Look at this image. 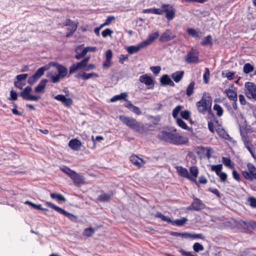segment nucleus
<instances>
[{
    "mask_svg": "<svg viewBox=\"0 0 256 256\" xmlns=\"http://www.w3.org/2000/svg\"><path fill=\"white\" fill-rule=\"evenodd\" d=\"M176 172L180 176L188 179L190 178L189 172L186 168H183L181 166H178L176 168Z\"/></svg>",
    "mask_w": 256,
    "mask_h": 256,
    "instance_id": "c756f323",
    "label": "nucleus"
},
{
    "mask_svg": "<svg viewBox=\"0 0 256 256\" xmlns=\"http://www.w3.org/2000/svg\"><path fill=\"white\" fill-rule=\"evenodd\" d=\"M213 109L216 112V115L218 116H221L223 114L224 110L218 104H214V106Z\"/></svg>",
    "mask_w": 256,
    "mask_h": 256,
    "instance_id": "37998d69",
    "label": "nucleus"
},
{
    "mask_svg": "<svg viewBox=\"0 0 256 256\" xmlns=\"http://www.w3.org/2000/svg\"><path fill=\"white\" fill-rule=\"evenodd\" d=\"M50 196L52 199H56L62 202L66 201V198L60 194L51 193Z\"/></svg>",
    "mask_w": 256,
    "mask_h": 256,
    "instance_id": "58836bf2",
    "label": "nucleus"
},
{
    "mask_svg": "<svg viewBox=\"0 0 256 256\" xmlns=\"http://www.w3.org/2000/svg\"><path fill=\"white\" fill-rule=\"evenodd\" d=\"M154 216L156 218H159L163 221L166 222L168 223L170 218L165 216L160 212H158L154 214Z\"/></svg>",
    "mask_w": 256,
    "mask_h": 256,
    "instance_id": "6e6d98bb",
    "label": "nucleus"
},
{
    "mask_svg": "<svg viewBox=\"0 0 256 256\" xmlns=\"http://www.w3.org/2000/svg\"><path fill=\"white\" fill-rule=\"evenodd\" d=\"M247 168L248 170V172L251 174V176H252L255 180H256V168L254 165V164L252 163H248L247 164Z\"/></svg>",
    "mask_w": 256,
    "mask_h": 256,
    "instance_id": "4c0bfd02",
    "label": "nucleus"
},
{
    "mask_svg": "<svg viewBox=\"0 0 256 256\" xmlns=\"http://www.w3.org/2000/svg\"><path fill=\"white\" fill-rule=\"evenodd\" d=\"M32 88L30 86H27L24 88L22 92H20V96L24 100H26L38 101L40 96H32L30 94Z\"/></svg>",
    "mask_w": 256,
    "mask_h": 256,
    "instance_id": "1a4fd4ad",
    "label": "nucleus"
},
{
    "mask_svg": "<svg viewBox=\"0 0 256 256\" xmlns=\"http://www.w3.org/2000/svg\"><path fill=\"white\" fill-rule=\"evenodd\" d=\"M61 170L66 174L70 178L72 176L74 171L70 170L68 167L64 166L62 168H61Z\"/></svg>",
    "mask_w": 256,
    "mask_h": 256,
    "instance_id": "bf43d9fd",
    "label": "nucleus"
},
{
    "mask_svg": "<svg viewBox=\"0 0 256 256\" xmlns=\"http://www.w3.org/2000/svg\"><path fill=\"white\" fill-rule=\"evenodd\" d=\"M208 182V180L204 176H200L199 177L198 180H196V182H194L198 186H200V184H205Z\"/></svg>",
    "mask_w": 256,
    "mask_h": 256,
    "instance_id": "864d4df0",
    "label": "nucleus"
},
{
    "mask_svg": "<svg viewBox=\"0 0 256 256\" xmlns=\"http://www.w3.org/2000/svg\"><path fill=\"white\" fill-rule=\"evenodd\" d=\"M131 162L138 168H140L145 164V161L136 154L132 155L130 158Z\"/></svg>",
    "mask_w": 256,
    "mask_h": 256,
    "instance_id": "a211bd4d",
    "label": "nucleus"
},
{
    "mask_svg": "<svg viewBox=\"0 0 256 256\" xmlns=\"http://www.w3.org/2000/svg\"><path fill=\"white\" fill-rule=\"evenodd\" d=\"M70 178L76 184H84V176H82L78 174L75 172Z\"/></svg>",
    "mask_w": 256,
    "mask_h": 256,
    "instance_id": "bb28decb",
    "label": "nucleus"
},
{
    "mask_svg": "<svg viewBox=\"0 0 256 256\" xmlns=\"http://www.w3.org/2000/svg\"><path fill=\"white\" fill-rule=\"evenodd\" d=\"M210 76V72L208 68H205L204 73L203 76L204 82L206 84H208L209 82Z\"/></svg>",
    "mask_w": 256,
    "mask_h": 256,
    "instance_id": "5fc2aeb1",
    "label": "nucleus"
},
{
    "mask_svg": "<svg viewBox=\"0 0 256 256\" xmlns=\"http://www.w3.org/2000/svg\"><path fill=\"white\" fill-rule=\"evenodd\" d=\"M94 233V230L91 227L88 228L84 229L83 232V235L87 237L92 236Z\"/></svg>",
    "mask_w": 256,
    "mask_h": 256,
    "instance_id": "3c124183",
    "label": "nucleus"
},
{
    "mask_svg": "<svg viewBox=\"0 0 256 256\" xmlns=\"http://www.w3.org/2000/svg\"><path fill=\"white\" fill-rule=\"evenodd\" d=\"M254 69V66L249 63L246 64L244 66V72L246 74L252 72Z\"/></svg>",
    "mask_w": 256,
    "mask_h": 256,
    "instance_id": "09e8293b",
    "label": "nucleus"
},
{
    "mask_svg": "<svg viewBox=\"0 0 256 256\" xmlns=\"http://www.w3.org/2000/svg\"><path fill=\"white\" fill-rule=\"evenodd\" d=\"M113 32V30L110 29L106 28L102 32V37L106 38L108 36H110Z\"/></svg>",
    "mask_w": 256,
    "mask_h": 256,
    "instance_id": "0e129e2a",
    "label": "nucleus"
},
{
    "mask_svg": "<svg viewBox=\"0 0 256 256\" xmlns=\"http://www.w3.org/2000/svg\"><path fill=\"white\" fill-rule=\"evenodd\" d=\"M176 37V36L172 34L171 30L168 29L161 34L159 40L162 42H166L174 39Z\"/></svg>",
    "mask_w": 256,
    "mask_h": 256,
    "instance_id": "f3484780",
    "label": "nucleus"
},
{
    "mask_svg": "<svg viewBox=\"0 0 256 256\" xmlns=\"http://www.w3.org/2000/svg\"><path fill=\"white\" fill-rule=\"evenodd\" d=\"M186 238H190L192 239L200 238L202 240H204L205 238L204 236L202 234H191L188 232H186Z\"/></svg>",
    "mask_w": 256,
    "mask_h": 256,
    "instance_id": "a19ab883",
    "label": "nucleus"
},
{
    "mask_svg": "<svg viewBox=\"0 0 256 256\" xmlns=\"http://www.w3.org/2000/svg\"><path fill=\"white\" fill-rule=\"evenodd\" d=\"M77 26H70V28H67V32L66 33V37L69 38L75 32L76 30L77 29Z\"/></svg>",
    "mask_w": 256,
    "mask_h": 256,
    "instance_id": "8fccbe9b",
    "label": "nucleus"
},
{
    "mask_svg": "<svg viewBox=\"0 0 256 256\" xmlns=\"http://www.w3.org/2000/svg\"><path fill=\"white\" fill-rule=\"evenodd\" d=\"M248 202L250 206L252 208H256V198L254 197H249L248 198Z\"/></svg>",
    "mask_w": 256,
    "mask_h": 256,
    "instance_id": "e2e57ef3",
    "label": "nucleus"
},
{
    "mask_svg": "<svg viewBox=\"0 0 256 256\" xmlns=\"http://www.w3.org/2000/svg\"><path fill=\"white\" fill-rule=\"evenodd\" d=\"M53 66L56 68L58 72V74L61 78H63L65 77L68 74V69L66 66L58 62L54 63Z\"/></svg>",
    "mask_w": 256,
    "mask_h": 256,
    "instance_id": "412c9836",
    "label": "nucleus"
},
{
    "mask_svg": "<svg viewBox=\"0 0 256 256\" xmlns=\"http://www.w3.org/2000/svg\"><path fill=\"white\" fill-rule=\"evenodd\" d=\"M160 11V13L158 15H162L165 13V17L168 21L172 20L175 17L176 10L172 5L163 4L161 6Z\"/></svg>",
    "mask_w": 256,
    "mask_h": 256,
    "instance_id": "20e7f679",
    "label": "nucleus"
},
{
    "mask_svg": "<svg viewBox=\"0 0 256 256\" xmlns=\"http://www.w3.org/2000/svg\"><path fill=\"white\" fill-rule=\"evenodd\" d=\"M176 122L178 126L182 129L188 130V126L180 118H176Z\"/></svg>",
    "mask_w": 256,
    "mask_h": 256,
    "instance_id": "603ef678",
    "label": "nucleus"
},
{
    "mask_svg": "<svg viewBox=\"0 0 256 256\" xmlns=\"http://www.w3.org/2000/svg\"><path fill=\"white\" fill-rule=\"evenodd\" d=\"M184 74V71H177L172 74V78L176 82H178L182 80Z\"/></svg>",
    "mask_w": 256,
    "mask_h": 256,
    "instance_id": "72a5a7b5",
    "label": "nucleus"
},
{
    "mask_svg": "<svg viewBox=\"0 0 256 256\" xmlns=\"http://www.w3.org/2000/svg\"><path fill=\"white\" fill-rule=\"evenodd\" d=\"M242 174L243 177L246 180L252 182L255 178L251 176V174L246 170H243L242 172Z\"/></svg>",
    "mask_w": 256,
    "mask_h": 256,
    "instance_id": "de8ad7c7",
    "label": "nucleus"
},
{
    "mask_svg": "<svg viewBox=\"0 0 256 256\" xmlns=\"http://www.w3.org/2000/svg\"><path fill=\"white\" fill-rule=\"evenodd\" d=\"M26 204H28L30 206H32L33 208H37L38 210H40L42 211L47 210L46 208H43L40 204H36L30 201H26Z\"/></svg>",
    "mask_w": 256,
    "mask_h": 256,
    "instance_id": "680f3d73",
    "label": "nucleus"
},
{
    "mask_svg": "<svg viewBox=\"0 0 256 256\" xmlns=\"http://www.w3.org/2000/svg\"><path fill=\"white\" fill-rule=\"evenodd\" d=\"M216 131L221 138L224 139L230 142L232 140V138L224 128H218L216 130Z\"/></svg>",
    "mask_w": 256,
    "mask_h": 256,
    "instance_id": "aec40b11",
    "label": "nucleus"
},
{
    "mask_svg": "<svg viewBox=\"0 0 256 256\" xmlns=\"http://www.w3.org/2000/svg\"><path fill=\"white\" fill-rule=\"evenodd\" d=\"M140 50V47L137 46H130L127 48V51L130 54H133L137 52Z\"/></svg>",
    "mask_w": 256,
    "mask_h": 256,
    "instance_id": "13d9d810",
    "label": "nucleus"
},
{
    "mask_svg": "<svg viewBox=\"0 0 256 256\" xmlns=\"http://www.w3.org/2000/svg\"><path fill=\"white\" fill-rule=\"evenodd\" d=\"M188 34L194 38H198L199 36L198 32L194 28H190L187 30Z\"/></svg>",
    "mask_w": 256,
    "mask_h": 256,
    "instance_id": "052dcab7",
    "label": "nucleus"
},
{
    "mask_svg": "<svg viewBox=\"0 0 256 256\" xmlns=\"http://www.w3.org/2000/svg\"><path fill=\"white\" fill-rule=\"evenodd\" d=\"M128 97V94L126 92H122L120 94L112 96L110 100V102H115L118 100H125Z\"/></svg>",
    "mask_w": 256,
    "mask_h": 256,
    "instance_id": "f704fd0d",
    "label": "nucleus"
},
{
    "mask_svg": "<svg viewBox=\"0 0 256 256\" xmlns=\"http://www.w3.org/2000/svg\"><path fill=\"white\" fill-rule=\"evenodd\" d=\"M246 88V95L248 98L256 100V86L252 82H247L245 84Z\"/></svg>",
    "mask_w": 256,
    "mask_h": 256,
    "instance_id": "9d476101",
    "label": "nucleus"
},
{
    "mask_svg": "<svg viewBox=\"0 0 256 256\" xmlns=\"http://www.w3.org/2000/svg\"><path fill=\"white\" fill-rule=\"evenodd\" d=\"M225 92L227 96L230 100H238L237 92L235 90L227 88L226 89Z\"/></svg>",
    "mask_w": 256,
    "mask_h": 256,
    "instance_id": "473e14b6",
    "label": "nucleus"
},
{
    "mask_svg": "<svg viewBox=\"0 0 256 256\" xmlns=\"http://www.w3.org/2000/svg\"><path fill=\"white\" fill-rule=\"evenodd\" d=\"M222 162L224 165L230 168H234V164H232V162L230 158L227 157L222 158Z\"/></svg>",
    "mask_w": 256,
    "mask_h": 256,
    "instance_id": "ea45409f",
    "label": "nucleus"
},
{
    "mask_svg": "<svg viewBox=\"0 0 256 256\" xmlns=\"http://www.w3.org/2000/svg\"><path fill=\"white\" fill-rule=\"evenodd\" d=\"M54 98L62 102L67 108H70L73 104V101L71 98H66L62 94H58L54 97Z\"/></svg>",
    "mask_w": 256,
    "mask_h": 256,
    "instance_id": "dca6fc26",
    "label": "nucleus"
},
{
    "mask_svg": "<svg viewBox=\"0 0 256 256\" xmlns=\"http://www.w3.org/2000/svg\"><path fill=\"white\" fill-rule=\"evenodd\" d=\"M185 61L188 64H198L199 62V52L192 48L185 57Z\"/></svg>",
    "mask_w": 256,
    "mask_h": 256,
    "instance_id": "0eeeda50",
    "label": "nucleus"
},
{
    "mask_svg": "<svg viewBox=\"0 0 256 256\" xmlns=\"http://www.w3.org/2000/svg\"><path fill=\"white\" fill-rule=\"evenodd\" d=\"M46 70L45 66H42L39 68L35 73L30 76L28 80V82L32 85L34 84L42 76L44 75V71Z\"/></svg>",
    "mask_w": 256,
    "mask_h": 256,
    "instance_id": "4468645a",
    "label": "nucleus"
},
{
    "mask_svg": "<svg viewBox=\"0 0 256 256\" xmlns=\"http://www.w3.org/2000/svg\"><path fill=\"white\" fill-rule=\"evenodd\" d=\"M202 46L210 45L212 46L213 44L212 37L210 35H208L204 38L203 40L200 42Z\"/></svg>",
    "mask_w": 256,
    "mask_h": 256,
    "instance_id": "e433bc0d",
    "label": "nucleus"
},
{
    "mask_svg": "<svg viewBox=\"0 0 256 256\" xmlns=\"http://www.w3.org/2000/svg\"><path fill=\"white\" fill-rule=\"evenodd\" d=\"M46 70L45 66H42L39 68L35 73L30 76L28 80V82L32 85L34 84L42 76L44 75V71Z\"/></svg>",
    "mask_w": 256,
    "mask_h": 256,
    "instance_id": "ddd939ff",
    "label": "nucleus"
},
{
    "mask_svg": "<svg viewBox=\"0 0 256 256\" xmlns=\"http://www.w3.org/2000/svg\"><path fill=\"white\" fill-rule=\"evenodd\" d=\"M222 164H218L217 165H212L211 166V170L215 172L216 175L222 172Z\"/></svg>",
    "mask_w": 256,
    "mask_h": 256,
    "instance_id": "49530a36",
    "label": "nucleus"
},
{
    "mask_svg": "<svg viewBox=\"0 0 256 256\" xmlns=\"http://www.w3.org/2000/svg\"><path fill=\"white\" fill-rule=\"evenodd\" d=\"M188 221V219L186 217H182L181 218L176 219V220H172L170 218L168 223L171 224L172 226H182L186 224Z\"/></svg>",
    "mask_w": 256,
    "mask_h": 256,
    "instance_id": "4be33fe9",
    "label": "nucleus"
},
{
    "mask_svg": "<svg viewBox=\"0 0 256 256\" xmlns=\"http://www.w3.org/2000/svg\"><path fill=\"white\" fill-rule=\"evenodd\" d=\"M46 70L45 66H42L39 68L35 73L30 76L28 80V82L32 85L34 84L42 76L44 75V71Z\"/></svg>",
    "mask_w": 256,
    "mask_h": 256,
    "instance_id": "9b49d317",
    "label": "nucleus"
},
{
    "mask_svg": "<svg viewBox=\"0 0 256 256\" xmlns=\"http://www.w3.org/2000/svg\"><path fill=\"white\" fill-rule=\"evenodd\" d=\"M160 82L162 86L168 85L171 86H175L173 81L170 79V76L166 74L162 76L160 78Z\"/></svg>",
    "mask_w": 256,
    "mask_h": 256,
    "instance_id": "b1692460",
    "label": "nucleus"
},
{
    "mask_svg": "<svg viewBox=\"0 0 256 256\" xmlns=\"http://www.w3.org/2000/svg\"><path fill=\"white\" fill-rule=\"evenodd\" d=\"M190 113L188 110H185L181 112L180 116L184 119L188 120L190 118Z\"/></svg>",
    "mask_w": 256,
    "mask_h": 256,
    "instance_id": "774afa93",
    "label": "nucleus"
},
{
    "mask_svg": "<svg viewBox=\"0 0 256 256\" xmlns=\"http://www.w3.org/2000/svg\"><path fill=\"white\" fill-rule=\"evenodd\" d=\"M83 45H80V46L77 47L76 48V54L75 55V58L78 60H79L81 59L82 58L84 57L88 53V50H87V49H86V48H84L81 52H80V50L81 48V47Z\"/></svg>",
    "mask_w": 256,
    "mask_h": 256,
    "instance_id": "7c9ffc66",
    "label": "nucleus"
},
{
    "mask_svg": "<svg viewBox=\"0 0 256 256\" xmlns=\"http://www.w3.org/2000/svg\"><path fill=\"white\" fill-rule=\"evenodd\" d=\"M157 137L162 142L176 146L186 144L189 142V138L186 136L180 135L176 128H166L160 130L158 133Z\"/></svg>",
    "mask_w": 256,
    "mask_h": 256,
    "instance_id": "f257e3e1",
    "label": "nucleus"
},
{
    "mask_svg": "<svg viewBox=\"0 0 256 256\" xmlns=\"http://www.w3.org/2000/svg\"><path fill=\"white\" fill-rule=\"evenodd\" d=\"M150 70L154 74L157 75L160 73L161 70V68L160 66H153L150 68Z\"/></svg>",
    "mask_w": 256,
    "mask_h": 256,
    "instance_id": "338daca9",
    "label": "nucleus"
},
{
    "mask_svg": "<svg viewBox=\"0 0 256 256\" xmlns=\"http://www.w3.org/2000/svg\"><path fill=\"white\" fill-rule=\"evenodd\" d=\"M212 102V99L210 94L204 92L200 100L196 103L198 112L203 114H206L208 111L211 110Z\"/></svg>",
    "mask_w": 256,
    "mask_h": 256,
    "instance_id": "7ed1b4c3",
    "label": "nucleus"
},
{
    "mask_svg": "<svg viewBox=\"0 0 256 256\" xmlns=\"http://www.w3.org/2000/svg\"><path fill=\"white\" fill-rule=\"evenodd\" d=\"M183 108V106L181 105L177 106L172 110V115L174 118H177L178 114L182 109Z\"/></svg>",
    "mask_w": 256,
    "mask_h": 256,
    "instance_id": "a18cd8bd",
    "label": "nucleus"
},
{
    "mask_svg": "<svg viewBox=\"0 0 256 256\" xmlns=\"http://www.w3.org/2000/svg\"><path fill=\"white\" fill-rule=\"evenodd\" d=\"M244 146L250 153L254 159H256V155L252 148V144L250 143L248 138H245L243 140Z\"/></svg>",
    "mask_w": 256,
    "mask_h": 256,
    "instance_id": "c85d7f7f",
    "label": "nucleus"
},
{
    "mask_svg": "<svg viewBox=\"0 0 256 256\" xmlns=\"http://www.w3.org/2000/svg\"><path fill=\"white\" fill-rule=\"evenodd\" d=\"M98 76H99L97 73L93 72L88 74L83 72L82 73H78L76 76V78H80L84 80H86L92 77L98 78Z\"/></svg>",
    "mask_w": 256,
    "mask_h": 256,
    "instance_id": "393cba45",
    "label": "nucleus"
},
{
    "mask_svg": "<svg viewBox=\"0 0 256 256\" xmlns=\"http://www.w3.org/2000/svg\"><path fill=\"white\" fill-rule=\"evenodd\" d=\"M46 70L45 66H42L39 68L35 73L30 76L28 80V82L32 85L34 84L42 76L44 75V71Z\"/></svg>",
    "mask_w": 256,
    "mask_h": 256,
    "instance_id": "f8f14e48",
    "label": "nucleus"
},
{
    "mask_svg": "<svg viewBox=\"0 0 256 256\" xmlns=\"http://www.w3.org/2000/svg\"><path fill=\"white\" fill-rule=\"evenodd\" d=\"M190 174L188 180L196 182V178H197L198 174V170L196 166H192L190 168Z\"/></svg>",
    "mask_w": 256,
    "mask_h": 256,
    "instance_id": "a878e982",
    "label": "nucleus"
},
{
    "mask_svg": "<svg viewBox=\"0 0 256 256\" xmlns=\"http://www.w3.org/2000/svg\"><path fill=\"white\" fill-rule=\"evenodd\" d=\"M48 82V80L46 79L42 80L39 84L35 88L34 90L36 92H43L46 86V84Z\"/></svg>",
    "mask_w": 256,
    "mask_h": 256,
    "instance_id": "2f4dec72",
    "label": "nucleus"
},
{
    "mask_svg": "<svg viewBox=\"0 0 256 256\" xmlns=\"http://www.w3.org/2000/svg\"><path fill=\"white\" fill-rule=\"evenodd\" d=\"M193 249L196 252L202 251L204 250L203 246L199 242H196L193 245Z\"/></svg>",
    "mask_w": 256,
    "mask_h": 256,
    "instance_id": "4d7b16f0",
    "label": "nucleus"
},
{
    "mask_svg": "<svg viewBox=\"0 0 256 256\" xmlns=\"http://www.w3.org/2000/svg\"><path fill=\"white\" fill-rule=\"evenodd\" d=\"M236 224L238 228L245 232H247L250 228L253 230L256 229V222L253 220L248 222L240 220L237 222Z\"/></svg>",
    "mask_w": 256,
    "mask_h": 256,
    "instance_id": "423d86ee",
    "label": "nucleus"
},
{
    "mask_svg": "<svg viewBox=\"0 0 256 256\" xmlns=\"http://www.w3.org/2000/svg\"><path fill=\"white\" fill-rule=\"evenodd\" d=\"M142 12L144 14H153L158 15V14L160 13V8H150L144 10Z\"/></svg>",
    "mask_w": 256,
    "mask_h": 256,
    "instance_id": "79ce46f5",
    "label": "nucleus"
},
{
    "mask_svg": "<svg viewBox=\"0 0 256 256\" xmlns=\"http://www.w3.org/2000/svg\"><path fill=\"white\" fill-rule=\"evenodd\" d=\"M159 36V34L158 32H154L153 33L150 34L146 40L149 42V43L150 44L152 43L156 39L158 38Z\"/></svg>",
    "mask_w": 256,
    "mask_h": 256,
    "instance_id": "c03bdc74",
    "label": "nucleus"
},
{
    "mask_svg": "<svg viewBox=\"0 0 256 256\" xmlns=\"http://www.w3.org/2000/svg\"><path fill=\"white\" fill-rule=\"evenodd\" d=\"M119 118L124 124L140 134L146 132L148 130L146 129L143 124L132 118H130L124 115H120L119 116Z\"/></svg>",
    "mask_w": 256,
    "mask_h": 256,
    "instance_id": "f03ea898",
    "label": "nucleus"
},
{
    "mask_svg": "<svg viewBox=\"0 0 256 256\" xmlns=\"http://www.w3.org/2000/svg\"><path fill=\"white\" fill-rule=\"evenodd\" d=\"M139 80L146 86H150L154 84L153 79L147 74H143L140 76Z\"/></svg>",
    "mask_w": 256,
    "mask_h": 256,
    "instance_id": "cd10ccee",
    "label": "nucleus"
},
{
    "mask_svg": "<svg viewBox=\"0 0 256 256\" xmlns=\"http://www.w3.org/2000/svg\"><path fill=\"white\" fill-rule=\"evenodd\" d=\"M45 204L48 207H50L54 210L58 212L64 216H65L67 217L72 221H75L77 219L76 216H74V214L71 213H69L68 212L58 207V206L55 205L54 204L52 203L51 202H46Z\"/></svg>",
    "mask_w": 256,
    "mask_h": 256,
    "instance_id": "39448f33",
    "label": "nucleus"
},
{
    "mask_svg": "<svg viewBox=\"0 0 256 256\" xmlns=\"http://www.w3.org/2000/svg\"><path fill=\"white\" fill-rule=\"evenodd\" d=\"M195 84L194 81H192L188 84L186 90V94L188 96H190L194 93Z\"/></svg>",
    "mask_w": 256,
    "mask_h": 256,
    "instance_id": "c9c22d12",
    "label": "nucleus"
},
{
    "mask_svg": "<svg viewBox=\"0 0 256 256\" xmlns=\"http://www.w3.org/2000/svg\"><path fill=\"white\" fill-rule=\"evenodd\" d=\"M68 145L72 150H78L82 146V142L77 138H74L69 141Z\"/></svg>",
    "mask_w": 256,
    "mask_h": 256,
    "instance_id": "5701e85b",
    "label": "nucleus"
},
{
    "mask_svg": "<svg viewBox=\"0 0 256 256\" xmlns=\"http://www.w3.org/2000/svg\"><path fill=\"white\" fill-rule=\"evenodd\" d=\"M170 234L174 236H182L184 238H186V232H171Z\"/></svg>",
    "mask_w": 256,
    "mask_h": 256,
    "instance_id": "69168bd1",
    "label": "nucleus"
},
{
    "mask_svg": "<svg viewBox=\"0 0 256 256\" xmlns=\"http://www.w3.org/2000/svg\"><path fill=\"white\" fill-rule=\"evenodd\" d=\"M100 192L101 194L97 197L96 200L103 202H108L114 194V192L113 191L110 192L108 193H106L104 190H101Z\"/></svg>",
    "mask_w": 256,
    "mask_h": 256,
    "instance_id": "2eb2a0df",
    "label": "nucleus"
},
{
    "mask_svg": "<svg viewBox=\"0 0 256 256\" xmlns=\"http://www.w3.org/2000/svg\"><path fill=\"white\" fill-rule=\"evenodd\" d=\"M86 65L81 60L76 64H72L70 68L69 73L70 74L75 72L79 70L84 69L86 67Z\"/></svg>",
    "mask_w": 256,
    "mask_h": 256,
    "instance_id": "6ab92c4d",
    "label": "nucleus"
},
{
    "mask_svg": "<svg viewBox=\"0 0 256 256\" xmlns=\"http://www.w3.org/2000/svg\"><path fill=\"white\" fill-rule=\"evenodd\" d=\"M206 208V205L202 202L198 198L193 196V201L192 204L187 208L188 210H195L199 211L204 209Z\"/></svg>",
    "mask_w": 256,
    "mask_h": 256,
    "instance_id": "6e6552de",
    "label": "nucleus"
}]
</instances>
